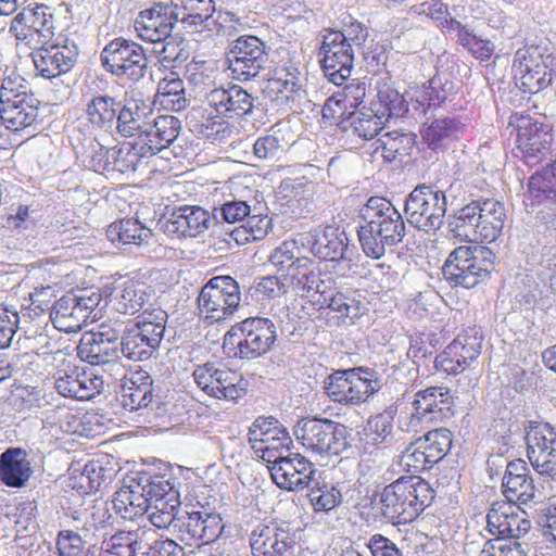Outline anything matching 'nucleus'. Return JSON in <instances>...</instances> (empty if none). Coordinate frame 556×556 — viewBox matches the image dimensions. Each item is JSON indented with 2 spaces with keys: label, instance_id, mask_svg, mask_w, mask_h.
I'll use <instances>...</instances> for the list:
<instances>
[{
  "label": "nucleus",
  "instance_id": "obj_1",
  "mask_svg": "<svg viewBox=\"0 0 556 556\" xmlns=\"http://www.w3.org/2000/svg\"><path fill=\"white\" fill-rule=\"evenodd\" d=\"M365 225L357 230L358 240L366 256L381 258L387 249L400 244L406 226L401 213L386 198L370 197L359 211Z\"/></svg>",
  "mask_w": 556,
  "mask_h": 556
},
{
  "label": "nucleus",
  "instance_id": "obj_2",
  "mask_svg": "<svg viewBox=\"0 0 556 556\" xmlns=\"http://www.w3.org/2000/svg\"><path fill=\"white\" fill-rule=\"evenodd\" d=\"M434 498L431 485L416 475L403 476L376 491L372 508L392 525L414 521Z\"/></svg>",
  "mask_w": 556,
  "mask_h": 556
},
{
  "label": "nucleus",
  "instance_id": "obj_3",
  "mask_svg": "<svg viewBox=\"0 0 556 556\" xmlns=\"http://www.w3.org/2000/svg\"><path fill=\"white\" fill-rule=\"evenodd\" d=\"M180 497L176 483L164 475L139 471L129 484L121 488L112 500V509L125 520H134L149 513L154 502Z\"/></svg>",
  "mask_w": 556,
  "mask_h": 556
},
{
  "label": "nucleus",
  "instance_id": "obj_4",
  "mask_svg": "<svg viewBox=\"0 0 556 556\" xmlns=\"http://www.w3.org/2000/svg\"><path fill=\"white\" fill-rule=\"evenodd\" d=\"M495 260V253L486 247L460 245L448 254L442 274L451 287L471 289L491 278Z\"/></svg>",
  "mask_w": 556,
  "mask_h": 556
},
{
  "label": "nucleus",
  "instance_id": "obj_5",
  "mask_svg": "<svg viewBox=\"0 0 556 556\" xmlns=\"http://www.w3.org/2000/svg\"><path fill=\"white\" fill-rule=\"evenodd\" d=\"M276 339V326L270 319L251 317L226 332L223 348L235 357L254 359L267 353Z\"/></svg>",
  "mask_w": 556,
  "mask_h": 556
},
{
  "label": "nucleus",
  "instance_id": "obj_6",
  "mask_svg": "<svg viewBox=\"0 0 556 556\" xmlns=\"http://www.w3.org/2000/svg\"><path fill=\"white\" fill-rule=\"evenodd\" d=\"M294 434L305 450L316 455L338 456L350 447L351 430L328 418H302L294 426Z\"/></svg>",
  "mask_w": 556,
  "mask_h": 556
},
{
  "label": "nucleus",
  "instance_id": "obj_7",
  "mask_svg": "<svg viewBox=\"0 0 556 556\" xmlns=\"http://www.w3.org/2000/svg\"><path fill=\"white\" fill-rule=\"evenodd\" d=\"M555 56L546 45H530L514 55L513 73L517 88L525 93H538L552 84Z\"/></svg>",
  "mask_w": 556,
  "mask_h": 556
},
{
  "label": "nucleus",
  "instance_id": "obj_8",
  "mask_svg": "<svg viewBox=\"0 0 556 556\" xmlns=\"http://www.w3.org/2000/svg\"><path fill=\"white\" fill-rule=\"evenodd\" d=\"M166 320V312L159 308L142 317V320L131 327H126L121 334L119 352L122 357L132 362L151 358L160 348Z\"/></svg>",
  "mask_w": 556,
  "mask_h": 556
},
{
  "label": "nucleus",
  "instance_id": "obj_9",
  "mask_svg": "<svg viewBox=\"0 0 556 556\" xmlns=\"http://www.w3.org/2000/svg\"><path fill=\"white\" fill-rule=\"evenodd\" d=\"M446 210L445 192L426 184L415 187L408 193L404 205L409 225L428 235H435L443 226Z\"/></svg>",
  "mask_w": 556,
  "mask_h": 556
},
{
  "label": "nucleus",
  "instance_id": "obj_10",
  "mask_svg": "<svg viewBox=\"0 0 556 556\" xmlns=\"http://www.w3.org/2000/svg\"><path fill=\"white\" fill-rule=\"evenodd\" d=\"M102 300L98 290L80 289L71 291L56 300L50 313L55 328L66 333L77 332L88 320L97 319L94 309Z\"/></svg>",
  "mask_w": 556,
  "mask_h": 556
},
{
  "label": "nucleus",
  "instance_id": "obj_11",
  "mask_svg": "<svg viewBox=\"0 0 556 556\" xmlns=\"http://www.w3.org/2000/svg\"><path fill=\"white\" fill-rule=\"evenodd\" d=\"M100 60L103 68L118 78L139 81L148 70V56L138 42L118 37L102 49Z\"/></svg>",
  "mask_w": 556,
  "mask_h": 556
},
{
  "label": "nucleus",
  "instance_id": "obj_12",
  "mask_svg": "<svg viewBox=\"0 0 556 556\" xmlns=\"http://www.w3.org/2000/svg\"><path fill=\"white\" fill-rule=\"evenodd\" d=\"M509 126L515 128L516 149L528 165H535L551 154L554 141L552 125L528 115L515 114L510 116Z\"/></svg>",
  "mask_w": 556,
  "mask_h": 556
},
{
  "label": "nucleus",
  "instance_id": "obj_13",
  "mask_svg": "<svg viewBox=\"0 0 556 556\" xmlns=\"http://www.w3.org/2000/svg\"><path fill=\"white\" fill-rule=\"evenodd\" d=\"M527 456L536 473L556 482V427L529 420L525 426Z\"/></svg>",
  "mask_w": 556,
  "mask_h": 556
},
{
  "label": "nucleus",
  "instance_id": "obj_14",
  "mask_svg": "<svg viewBox=\"0 0 556 556\" xmlns=\"http://www.w3.org/2000/svg\"><path fill=\"white\" fill-rule=\"evenodd\" d=\"M241 302L239 283L231 276L212 277L201 289L198 307L206 318L225 320L233 315Z\"/></svg>",
  "mask_w": 556,
  "mask_h": 556
},
{
  "label": "nucleus",
  "instance_id": "obj_15",
  "mask_svg": "<svg viewBox=\"0 0 556 556\" xmlns=\"http://www.w3.org/2000/svg\"><path fill=\"white\" fill-rule=\"evenodd\" d=\"M452 404L453 400L447 389L431 387L421 390L415 394L414 401L407 407V417L403 425L407 431L417 432L446 417Z\"/></svg>",
  "mask_w": 556,
  "mask_h": 556
},
{
  "label": "nucleus",
  "instance_id": "obj_16",
  "mask_svg": "<svg viewBox=\"0 0 556 556\" xmlns=\"http://www.w3.org/2000/svg\"><path fill=\"white\" fill-rule=\"evenodd\" d=\"M300 243L319 260L334 263L352 261L354 247L350 248L344 229L338 225L317 226L300 235Z\"/></svg>",
  "mask_w": 556,
  "mask_h": 556
},
{
  "label": "nucleus",
  "instance_id": "obj_17",
  "mask_svg": "<svg viewBox=\"0 0 556 556\" xmlns=\"http://www.w3.org/2000/svg\"><path fill=\"white\" fill-rule=\"evenodd\" d=\"M266 43L256 36H240L227 53L228 68L235 79L247 81L258 75L268 61Z\"/></svg>",
  "mask_w": 556,
  "mask_h": 556
},
{
  "label": "nucleus",
  "instance_id": "obj_18",
  "mask_svg": "<svg viewBox=\"0 0 556 556\" xmlns=\"http://www.w3.org/2000/svg\"><path fill=\"white\" fill-rule=\"evenodd\" d=\"M344 38L338 30H327L319 49L325 76L337 86L349 80L354 64V48Z\"/></svg>",
  "mask_w": 556,
  "mask_h": 556
},
{
  "label": "nucleus",
  "instance_id": "obj_19",
  "mask_svg": "<svg viewBox=\"0 0 556 556\" xmlns=\"http://www.w3.org/2000/svg\"><path fill=\"white\" fill-rule=\"evenodd\" d=\"M250 546L254 556H292L296 534L288 522L258 523L250 533Z\"/></svg>",
  "mask_w": 556,
  "mask_h": 556
},
{
  "label": "nucleus",
  "instance_id": "obj_20",
  "mask_svg": "<svg viewBox=\"0 0 556 556\" xmlns=\"http://www.w3.org/2000/svg\"><path fill=\"white\" fill-rule=\"evenodd\" d=\"M178 23V7L160 1L138 13L135 30L142 40L154 42L168 38Z\"/></svg>",
  "mask_w": 556,
  "mask_h": 556
},
{
  "label": "nucleus",
  "instance_id": "obj_21",
  "mask_svg": "<svg viewBox=\"0 0 556 556\" xmlns=\"http://www.w3.org/2000/svg\"><path fill=\"white\" fill-rule=\"evenodd\" d=\"M53 380L54 389L60 395L78 401L91 400L104 389L102 377L77 366L58 370Z\"/></svg>",
  "mask_w": 556,
  "mask_h": 556
},
{
  "label": "nucleus",
  "instance_id": "obj_22",
  "mask_svg": "<svg viewBox=\"0 0 556 556\" xmlns=\"http://www.w3.org/2000/svg\"><path fill=\"white\" fill-rule=\"evenodd\" d=\"M527 191L533 204L543 206L541 220L556 230V159L531 175Z\"/></svg>",
  "mask_w": 556,
  "mask_h": 556
},
{
  "label": "nucleus",
  "instance_id": "obj_23",
  "mask_svg": "<svg viewBox=\"0 0 556 556\" xmlns=\"http://www.w3.org/2000/svg\"><path fill=\"white\" fill-rule=\"evenodd\" d=\"M203 97L207 104L213 108L219 116L239 119L252 115L255 98L239 85L225 87H213L203 89Z\"/></svg>",
  "mask_w": 556,
  "mask_h": 556
},
{
  "label": "nucleus",
  "instance_id": "obj_24",
  "mask_svg": "<svg viewBox=\"0 0 556 556\" xmlns=\"http://www.w3.org/2000/svg\"><path fill=\"white\" fill-rule=\"evenodd\" d=\"M274 483L287 491H302L314 481V464L299 453H288L285 459L269 466Z\"/></svg>",
  "mask_w": 556,
  "mask_h": 556
},
{
  "label": "nucleus",
  "instance_id": "obj_25",
  "mask_svg": "<svg viewBox=\"0 0 556 556\" xmlns=\"http://www.w3.org/2000/svg\"><path fill=\"white\" fill-rule=\"evenodd\" d=\"M121 337L111 328L84 334L76 351L77 356L91 365H101L122 358Z\"/></svg>",
  "mask_w": 556,
  "mask_h": 556
},
{
  "label": "nucleus",
  "instance_id": "obj_26",
  "mask_svg": "<svg viewBox=\"0 0 556 556\" xmlns=\"http://www.w3.org/2000/svg\"><path fill=\"white\" fill-rule=\"evenodd\" d=\"M159 224L169 235L195 237L205 230L213 229V213L201 206H180L164 216Z\"/></svg>",
  "mask_w": 556,
  "mask_h": 556
},
{
  "label": "nucleus",
  "instance_id": "obj_27",
  "mask_svg": "<svg viewBox=\"0 0 556 556\" xmlns=\"http://www.w3.org/2000/svg\"><path fill=\"white\" fill-rule=\"evenodd\" d=\"M78 48L72 45H53L40 48L33 55L35 68L46 79H58L70 72L77 62Z\"/></svg>",
  "mask_w": 556,
  "mask_h": 556
},
{
  "label": "nucleus",
  "instance_id": "obj_28",
  "mask_svg": "<svg viewBox=\"0 0 556 556\" xmlns=\"http://www.w3.org/2000/svg\"><path fill=\"white\" fill-rule=\"evenodd\" d=\"M353 377V371L348 369L333 370L323 381L324 394L331 402L344 406H359L368 402L367 394L362 390L363 382Z\"/></svg>",
  "mask_w": 556,
  "mask_h": 556
},
{
  "label": "nucleus",
  "instance_id": "obj_29",
  "mask_svg": "<svg viewBox=\"0 0 556 556\" xmlns=\"http://www.w3.org/2000/svg\"><path fill=\"white\" fill-rule=\"evenodd\" d=\"M502 486L505 497L510 503L527 505L535 497L533 479L522 459H514L507 464Z\"/></svg>",
  "mask_w": 556,
  "mask_h": 556
},
{
  "label": "nucleus",
  "instance_id": "obj_30",
  "mask_svg": "<svg viewBox=\"0 0 556 556\" xmlns=\"http://www.w3.org/2000/svg\"><path fill=\"white\" fill-rule=\"evenodd\" d=\"M386 112L374 111L364 106L341 118L338 127L349 136L354 135L362 140H370L382 130Z\"/></svg>",
  "mask_w": 556,
  "mask_h": 556
},
{
  "label": "nucleus",
  "instance_id": "obj_31",
  "mask_svg": "<svg viewBox=\"0 0 556 556\" xmlns=\"http://www.w3.org/2000/svg\"><path fill=\"white\" fill-rule=\"evenodd\" d=\"M27 453L22 447H8L0 454V481L14 489L25 486L31 476Z\"/></svg>",
  "mask_w": 556,
  "mask_h": 556
},
{
  "label": "nucleus",
  "instance_id": "obj_32",
  "mask_svg": "<svg viewBox=\"0 0 556 556\" xmlns=\"http://www.w3.org/2000/svg\"><path fill=\"white\" fill-rule=\"evenodd\" d=\"M179 23L189 31L211 30L216 24L213 0H177Z\"/></svg>",
  "mask_w": 556,
  "mask_h": 556
},
{
  "label": "nucleus",
  "instance_id": "obj_33",
  "mask_svg": "<svg viewBox=\"0 0 556 556\" xmlns=\"http://www.w3.org/2000/svg\"><path fill=\"white\" fill-rule=\"evenodd\" d=\"M479 230L478 241L493 242L501 235L506 220V211L496 199H477Z\"/></svg>",
  "mask_w": 556,
  "mask_h": 556
},
{
  "label": "nucleus",
  "instance_id": "obj_34",
  "mask_svg": "<svg viewBox=\"0 0 556 556\" xmlns=\"http://www.w3.org/2000/svg\"><path fill=\"white\" fill-rule=\"evenodd\" d=\"M462 123L453 117L434 118L424 123L420 136L424 143L434 152H444L462 132Z\"/></svg>",
  "mask_w": 556,
  "mask_h": 556
},
{
  "label": "nucleus",
  "instance_id": "obj_35",
  "mask_svg": "<svg viewBox=\"0 0 556 556\" xmlns=\"http://www.w3.org/2000/svg\"><path fill=\"white\" fill-rule=\"evenodd\" d=\"M38 104L39 101L34 94L13 99V101L0 105V119L8 129H24L37 119Z\"/></svg>",
  "mask_w": 556,
  "mask_h": 556
},
{
  "label": "nucleus",
  "instance_id": "obj_36",
  "mask_svg": "<svg viewBox=\"0 0 556 556\" xmlns=\"http://www.w3.org/2000/svg\"><path fill=\"white\" fill-rule=\"evenodd\" d=\"M152 108L143 99H128L118 109L116 118V130L125 137H135L140 129L150 121Z\"/></svg>",
  "mask_w": 556,
  "mask_h": 556
},
{
  "label": "nucleus",
  "instance_id": "obj_37",
  "mask_svg": "<svg viewBox=\"0 0 556 556\" xmlns=\"http://www.w3.org/2000/svg\"><path fill=\"white\" fill-rule=\"evenodd\" d=\"M152 378L146 371H139L124 383L117 401L119 405L129 410L147 407L153 397Z\"/></svg>",
  "mask_w": 556,
  "mask_h": 556
},
{
  "label": "nucleus",
  "instance_id": "obj_38",
  "mask_svg": "<svg viewBox=\"0 0 556 556\" xmlns=\"http://www.w3.org/2000/svg\"><path fill=\"white\" fill-rule=\"evenodd\" d=\"M477 210V200H472L460 208L453 211L447 216L448 233L459 241L477 242L480 217Z\"/></svg>",
  "mask_w": 556,
  "mask_h": 556
},
{
  "label": "nucleus",
  "instance_id": "obj_39",
  "mask_svg": "<svg viewBox=\"0 0 556 556\" xmlns=\"http://www.w3.org/2000/svg\"><path fill=\"white\" fill-rule=\"evenodd\" d=\"M314 303L319 305L320 308L328 307L332 312L340 314L341 317H346L352 321L361 318L368 312L365 298L356 292H343L338 288L331 291V294L324 300H314Z\"/></svg>",
  "mask_w": 556,
  "mask_h": 556
},
{
  "label": "nucleus",
  "instance_id": "obj_40",
  "mask_svg": "<svg viewBox=\"0 0 556 556\" xmlns=\"http://www.w3.org/2000/svg\"><path fill=\"white\" fill-rule=\"evenodd\" d=\"M119 103L109 94L92 96L86 103L87 121L93 129L108 131L116 122Z\"/></svg>",
  "mask_w": 556,
  "mask_h": 556
},
{
  "label": "nucleus",
  "instance_id": "obj_41",
  "mask_svg": "<svg viewBox=\"0 0 556 556\" xmlns=\"http://www.w3.org/2000/svg\"><path fill=\"white\" fill-rule=\"evenodd\" d=\"M151 298V288L143 282L127 281L116 295L115 309L124 315H135L143 309V317L148 316L146 305Z\"/></svg>",
  "mask_w": 556,
  "mask_h": 556
},
{
  "label": "nucleus",
  "instance_id": "obj_42",
  "mask_svg": "<svg viewBox=\"0 0 556 556\" xmlns=\"http://www.w3.org/2000/svg\"><path fill=\"white\" fill-rule=\"evenodd\" d=\"M106 237L112 243L142 245L148 244L152 231L138 219L126 218L111 224L106 229Z\"/></svg>",
  "mask_w": 556,
  "mask_h": 556
},
{
  "label": "nucleus",
  "instance_id": "obj_43",
  "mask_svg": "<svg viewBox=\"0 0 556 556\" xmlns=\"http://www.w3.org/2000/svg\"><path fill=\"white\" fill-rule=\"evenodd\" d=\"M417 136L414 132L393 130L386 132L379 139L378 149L382 150V156L388 162L409 156L416 146Z\"/></svg>",
  "mask_w": 556,
  "mask_h": 556
},
{
  "label": "nucleus",
  "instance_id": "obj_44",
  "mask_svg": "<svg viewBox=\"0 0 556 556\" xmlns=\"http://www.w3.org/2000/svg\"><path fill=\"white\" fill-rule=\"evenodd\" d=\"M156 97L164 109L174 112H180L189 104V100L186 97L185 84L182 79L175 76L174 73L159 81Z\"/></svg>",
  "mask_w": 556,
  "mask_h": 556
},
{
  "label": "nucleus",
  "instance_id": "obj_45",
  "mask_svg": "<svg viewBox=\"0 0 556 556\" xmlns=\"http://www.w3.org/2000/svg\"><path fill=\"white\" fill-rule=\"evenodd\" d=\"M224 528L225 525L219 514L197 510L190 546L215 543Z\"/></svg>",
  "mask_w": 556,
  "mask_h": 556
},
{
  "label": "nucleus",
  "instance_id": "obj_46",
  "mask_svg": "<svg viewBox=\"0 0 556 556\" xmlns=\"http://www.w3.org/2000/svg\"><path fill=\"white\" fill-rule=\"evenodd\" d=\"M144 548L146 544L139 538L138 531H118L103 541L101 546L104 556H137Z\"/></svg>",
  "mask_w": 556,
  "mask_h": 556
},
{
  "label": "nucleus",
  "instance_id": "obj_47",
  "mask_svg": "<svg viewBox=\"0 0 556 556\" xmlns=\"http://www.w3.org/2000/svg\"><path fill=\"white\" fill-rule=\"evenodd\" d=\"M99 160H103L102 169L108 172H118L121 174L134 173L139 165V159L131 152L127 144L111 150L105 149L101 144H97Z\"/></svg>",
  "mask_w": 556,
  "mask_h": 556
},
{
  "label": "nucleus",
  "instance_id": "obj_48",
  "mask_svg": "<svg viewBox=\"0 0 556 556\" xmlns=\"http://www.w3.org/2000/svg\"><path fill=\"white\" fill-rule=\"evenodd\" d=\"M416 445L427 454L430 463L438 464L452 447V432L446 428L428 430L416 439Z\"/></svg>",
  "mask_w": 556,
  "mask_h": 556
},
{
  "label": "nucleus",
  "instance_id": "obj_49",
  "mask_svg": "<svg viewBox=\"0 0 556 556\" xmlns=\"http://www.w3.org/2000/svg\"><path fill=\"white\" fill-rule=\"evenodd\" d=\"M321 270L314 266L312 260L307 257L296 258L292 273H289L291 283L302 296H309L314 291L315 283L319 279Z\"/></svg>",
  "mask_w": 556,
  "mask_h": 556
},
{
  "label": "nucleus",
  "instance_id": "obj_50",
  "mask_svg": "<svg viewBox=\"0 0 556 556\" xmlns=\"http://www.w3.org/2000/svg\"><path fill=\"white\" fill-rule=\"evenodd\" d=\"M309 488V502L316 511H329L342 502L340 490L332 483L319 482L314 478Z\"/></svg>",
  "mask_w": 556,
  "mask_h": 556
},
{
  "label": "nucleus",
  "instance_id": "obj_51",
  "mask_svg": "<svg viewBox=\"0 0 556 556\" xmlns=\"http://www.w3.org/2000/svg\"><path fill=\"white\" fill-rule=\"evenodd\" d=\"M25 21L31 25L39 42H46L53 36L54 21L50 7L38 4L35 8L23 9Z\"/></svg>",
  "mask_w": 556,
  "mask_h": 556
},
{
  "label": "nucleus",
  "instance_id": "obj_52",
  "mask_svg": "<svg viewBox=\"0 0 556 556\" xmlns=\"http://www.w3.org/2000/svg\"><path fill=\"white\" fill-rule=\"evenodd\" d=\"M213 213V232H217L220 225L237 224L245 220L251 213L250 205L242 200L226 201L212 211Z\"/></svg>",
  "mask_w": 556,
  "mask_h": 556
},
{
  "label": "nucleus",
  "instance_id": "obj_53",
  "mask_svg": "<svg viewBox=\"0 0 556 556\" xmlns=\"http://www.w3.org/2000/svg\"><path fill=\"white\" fill-rule=\"evenodd\" d=\"M154 52L166 63L181 65L189 58L187 42L179 34H170L165 40L154 41Z\"/></svg>",
  "mask_w": 556,
  "mask_h": 556
},
{
  "label": "nucleus",
  "instance_id": "obj_54",
  "mask_svg": "<svg viewBox=\"0 0 556 556\" xmlns=\"http://www.w3.org/2000/svg\"><path fill=\"white\" fill-rule=\"evenodd\" d=\"M379 104L384 109L387 117H403L408 113V104L404 94L388 83L379 84L377 91Z\"/></svg>",
  "mask_w": 556,
  "mask_h": 556
},
{
  "label": "nucleus",
  "instance_id": "obj_55",
  "mask_svg": "<svg viewBox=\"0 0 556 556\" xmlns=\"http://www.w3.org/2000/svg\"><path fill=\"white\" fill-rule=\"evenodd\" d=\"M300 75L293 65L278 68L268 80L269 88L276 93H286V100H290V96L298 93L302 88Z\"/></svg>",
  "mask_w": 556,
  "mask_h": 556
},
{
  "label": "nucleus",
  "instance_id": "obj_56",
  "mask_svg": "<svg viewBox=\"0 0 556 556\" xmlns=\"http://www.w3.org/2000/svg\"><path fill=\"white\" fill-rule=\"evenodd\" d=\"M179 497L169 501L167 498L160 500L152 504V511L149 514L148 519L157 529H167L173 534V525L176 521L179 511Z\"/></svg>",
  "mask_w": 556,
  "mask_h": 556
},
{
  "label": "nucleus",
  "instance_id": "obj_57",
  "mask_svg": "<svg viewBox=\"0 0 556 556\" xmlns=\"http://www.w3.org/2000/svg\"><path fill=\"white\" fill-rule=\"evenodd\" d=\"M217 386L220 392L216 399L237 401L247 392V382L237 372L218 367Z\"/></svg>",
  "mask_w": 556,
  "mask_h": 556
},
{
  "label": "nucleus",
  "instance_id": "obj_58",
  "mask_svg": "<svg viewBox=\"0 0 556 556\" xmlns=\"http://www.w3.org/2000/svg\"><path fill=\"white\" fill-rule=\"evenodd\" d=\"M28 90L27 80L16 71L4 72L0 85V105H4L13 99L22 98V96H31Z\"/></svg>",
  "mask_w": 556,
  "mask_h": 556
},
{
  "label": "nucleus",
  "instance_id": "obj_59",
  "mask_svg": "<svg viewBox=\"0 0 556 556\" xmlns=\"http://www.w3.org/2000/svg\"><path fill=\"white\" fill-rule=\"evenodd\" d=\"M462 349L459 342H451L445 350L435 356L434 366L448 375H458L471 364L462 362Z\"/></svg>",
  "mask_w": 556,
  "mask_h": 556
},
{
  "label": "nucleus",
  "instance_id": "obj_60",
  "mask_svg": "<svg viewBox=\"0 0 556 556\" xmlns=\"http://www.w3.org/2000/svg\"><path fill=\"white\" fill-rule=\"evenodd\" d=\"M400 464L404 469L413 473L424 472L434 466L430 463L425 451L416 445V440L402 453Z\"/></svg>",
  "mask_w": 556,
  "mask_h": 556
},
{
  "label": "nucleus",
  "instance_id": "obj_61",
  "mask_svg": "<svg viewBox=\"0 0 556 556\" xmlns=\"http://www.w3.org/2000/svg\"><path fill=\"white\" fill-rule=\"evenodd\" d=\"M459 45L481 62L490 60L495 50V45L491 40L478 36L472 28L463 36Z\"/></svg>",
  "mask_w": 556,
  "mask_h": 556
},
{
  "label": "nucleus",
  "instance_id": "obj_62",
  "mask_svg": "<svg viewBox=\"0 0 556 556\" xmlns=\"http://www.w3.org/2000/svg\"><path fill=\"white\" fill-rule=\"evenodd\" d=\"M218 367L214 363H205L193 371V378L198 387L207 395L216 399L220 390L217 386Z\"/></svg>",
  "mask_w": 556,
  "mask_h": 556
},
{
  "label": "nucleus",
  "instance_id": "obj_63",
  "mask_svg": "<svg viewBox=\"0 0 556 556\" xmlns=\"http://www.w3.org/2000/svg\"><path fill=\"white\" fill-rule=\"evenodd\" d=\"M348 371H353V378H357V381L363 382L362 390L367 394L368 400L374 397L384 386L381 374L372 368L359 366L348 368Z\"/></svg>",
  "mask_w": 556,
  "mask_h": 556
},
{
  "label": "nucleus",
  "instance_id": "obj_64",
  "mask_svg": "<svg viewBox=\"0 0 556 556\" xmlns=\"http://www.w3.org/2000/svg\"><path fill=\"white\" fill-rule=\"evenodd\" d=\"M152 127L157 130L165 148H168L181 130V122L174 115H160L152 121Z\"/></svg>",
  "mask_w": 556,
  "mask_h": 556
}]
</instances>
